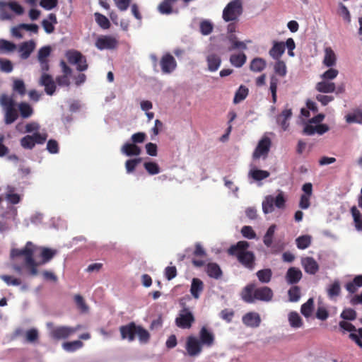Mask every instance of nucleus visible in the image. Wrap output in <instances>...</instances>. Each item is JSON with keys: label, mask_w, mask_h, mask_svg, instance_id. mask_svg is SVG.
<instances>
[{"label": "nucleus", "mask_w": 362, "mask_h": 362, "mask_svg": "<svg viewBox=\"0 0 362 362\" xmlns=\"http://www.w3.org/2000/svg\"><path fill=\"white\" fill-rule=\"evenodd\" d=\"M0 278L8 286H19L21 284L20 279L13 277L9 275H1Z\"/></svg>", "instance_id": "774afa93"}, {"label": "nucleus", "mask_w": 362, "mask_h": 362, "mask_svg": "<svg viewBox=\"0 0 362 362\" xmlns=\"http://www.w3.org/2000/svg\"><path fill=\"white\" fill-rule=\"evenodd\" d=\"M83 343L80 340L66 341L62 344L63 349L68 352H74L83 347Z\"/></svg>", "instance_id": "58836bf2"}, {"label": "nucleus", "mask_w": 362, "mask_h": 362, "mask_svg": "<svg viewBox=\"0 0 362 362\" xmlns=\"http://www.w3.org/2000/svg\"><path fill=\"white\" fill-rule=\"evenodd\" d=\"M57 23V16L54 13H49L48 19L42 21V25L47 33H52L54 30V24Z\"/></svg>", "instance_id": "c85d7f7f"}, {"label": "nucleus", "mask_w": 362, "mask_h": 362, "mask_svg": "<svg viewBox=\"0 0 362 362\" xmlns=\"http://www.w3.org/2000/svg\"><path fill=\"white\" fill-rule=\"evenodd\" d=\"M206 272L209 276L215 279H220L223 274L219 265L214 262L207 264Z\"/></svg>", "instance_id": "bb28decb"}, {"label": "nucleus", "mask_w": 362, "mask_h": 362, "mask_svg": "<svg viewBox=\"0 0 362 362\" xmlns=\"http://www.w3.org/2000/svg\"><path fill=\"white\" fill-rule=\"evenodd\" d=\"M194 321L195 319L192 312L187 308H184L176 317L175 325L181 329H189Z\"/></svg>", "instance_id": "1a4fd4ad"}, {"label": "nucleus", "mask_w": 362, "mask_h": 362, "mask_svg": "<svg viewBox=\"0 0 362 362\" xmlns=\"http://www.w3.org/2000/svg\"><path fill=\"white\" fill-rule=\"evenodd\" d=\"M266 65L264 59L257 57L252 60L250 68L252 71L260 72L265 69Z\"/></svg>", "instance_id": "f704fd0d"}, {"label": "nucleus", "mask_w": 362, "mask_h": 362, "mask_svg": "<svg viewBox=\"0 0 362 362\" xmlns=\"http://www.w3.org/2000/svg\"><path fill=\"white\" fill-rule=\"evenodd\" d=\"M40 255L41 261L37 263L39 265H42L48 263L51 259L57 254V250L46 247H40Z\"/></svg>", "instance_id": "f3484780"}, {"label": "nucleus", "mask_w": 362, "mask_h": 362, "mask_svg": "<svg viewBox=\"0 0 362 362\" xmlns=\"http://www.w3.org/2000/svg\"><path fill=\"white\" fill-rule=\"evenodd\" d=\"M243 322L245 325L250 327H257L261 322V318L258 313L249 312L243 315Z\"/></svg>", "instance_id": "dca6fc26"}, {"label": "nucleus", "mask_w": 362, "mask_h": 362, "mask_svg": "<svg viewBox=\"0 0 362 362\" xmlns=\"http://www.w3.org/2000/svg\"><path fill=\"white\" fill-rule=\"evenodd\" d=\"M47 326L50 328V337L55 340L67 339L81 328V325H77L74 327L68 326H58L54 327L52 322L47 323Z\"/></svg>", "instance_id": "0eeeda50"}, {"label": "nucleus", "mask_w": 362, "mask_h": 362, "mask_svg": "<svg viewBox=\"0 0 362 362\" xmlns=\"http://www.w3.org/2000/svg\"><path fill=\"white\" fill-rule=\"evenodd\" d=\"M142 160L141 158L127 160L125 162V168L127 173H132L135 170L137 165Z\"/></svg>", "instance_id": "bf43d9fd"}, {"label": "nucleus", "mask_w": 362, "mask_h": 362, "mask_svg": "<svg viewBox=\"0 0 362 362\" xmlns=\"http://www.w3.org/2000/svg\"><path fill=\"white\" fill-rule=\"evenodd\" d=\"M21 145L26 149H32L35 146L33 137L30 135H27L21 139Z\"/></svg>", "instance_id": "338daca9"}, {"label": "nucleus", "mask_w": 362, "mask_h": 362, "mask_svg": "<svg viewBox=\"0 0 362 362\" xmlns=\"http://www.w3.org/2000/svg\"><path fill=\"white\" fill-rule=\"evenodd\" d=\"M256 275L261 283L267 284L272 279V272L271 269H264L259 270Z\"/></svg>", "instance_id": "e433bc0d"}, {"label": "nucleus", "mask_w": 362, "mask_h": 362, "mask_svg": "<svg viewBox=\"0 0 362 362\" xmlns=\"http://www.w3.org/2000/svg\"><path fill=\"white\" fill-rule=\"evenodd\" d=\"M121 151L127 156H134L140 155L141 148L136 144L126 143L122 146Z\"/></svg>", "instance_id": "c756f323"}, {"label": "nucleus", "mask_w": 362, "mask_h": 362, "mask_svg": "<svg viewBox=\"0 0 362 362\" xmlns=\"http://www.w3.org/2000/svg\"><path fill=\"white\" fill-rule=\"evenodd\" d=\"M35 249L36 246L32 242L28 241L24 248L12 251L13 256L25 257V266L29 270L30 274L32 276H36L38 274V264L33 257Z\"/></svg>", "instance_id": "20e7f679"}, {"label": "nucleus", "mask_w": 362, "mask_h": 362, "mask_svg": "<svg viewBox=\"0 0 362 362\" xmlns=\"http://www.w3.org/2000/svg\"><path fill=\"white\" fill-rule=\"evenodd\" d=\"M204 290V283L203 281L198 279L194 278L192 279L191 287H190V293L194 298L198 299L200 296V293Z\"/></svg>", "instance_id": "393cba45"}, {"label": "nucleus", "mask_w": 362, "mask_h": 362, "mask_svg": "<svg viewBox=\"0 0 362 362\" xmlns=\"http://www.w3.org/2000/svg\"><path fill=\"white\" fill-rule=\"evenodd\" d=\"M94 16L96 23L101 28L104 30L110 28L111 24L105 16L100 13H95Z\"/></svg>", "instance_id": "37998d69"}, {"label": "nucleus", "mask_w": 362, "mask_h": 362, "mask_svg": "<svg viewBox=\"0 0 362 362\" xmlns=\"http://www.w3.org/2000/svg\"><path fill=\"white\" fill-rule=\"evenodd\" d=\"M292 116V110L291 109H285L284 110L281 114L276 116V122L279 125H280L284 131L288 129L289 127V123L288 120Z\"/></svg>", "instance_id": "aec40b11"}, {"label": "nucleus", "mask_w": 362, "mask_h": 362, "mask_svg": "<svg viewBox=\"0 0 362 362\" xmlns=\"http://www.w3.org/2000/svg\"><path fill=\"white\" fill-rule=\"evenodd\" d=\"M40 84L45 86V90L47 95H52L55 92L56 85L49 74L43 73L40 80Z\"/></svg>", "instance_id": "2eb2a0df"}, {"label": "nucleus", "mask_w": 362, "mask_h": 362, "mask_svg": "<svg viewBox=\"0 0 362 362\" xmlns=\"http://www.w3.org/2000/svg\"><path fill=\"white\" fill-rule=\"evenodd\" d=\"M250 175L254 180H255L257 181H260V180L267 178L270 174L267 170L256 169V170H250Z\"/></svg>", "instance_id": "864d4df0"}, {"label": "nucleus", "mask_w": 362, "mask_h": 362, "mask_svg": "<svg viewBox=\"0 0 362 362\" xmlns=\"http://www.w3.org/2000/svg\"><path fill=\"white\" fill-rule=\"evenodd\" d=\"M276 226L275 224H272L269 226V228L267 229L265 235L263 238V242L264 244L267 247H269L272 246L273 243V237L276 230Z\"/></svg>", "instance_id": "79ce46f5"}, {"label": "nucleus", "mask_w": 362, "mask_h": 362, "mask_svg": "<svg viewBox=\"0 0 362 362\" xmlns=\"http://www.w3.org/2000/svg\"><path fill=\"white\" fill-rule=\"evenodd\" d=\"M314 307V300L313 298H309L306 303L301 305L300 312L305 317H310Z\"/></svg>", "instance_id": "a18cd8bd"}, {"label": "nucleus", "mask_w": 362, "mask_h": 362, "mask_svg": "<svg viewBox=\"0 0 362 362\" xmlns=\"http://www.w3.org/2000/svg\"><path fill=\"white\" fill-rule=\"evenodd\" d=\"M144 167L149 175H157L160 172L159 165L153 161L145 162Z\"/></svg>", "instance_id": "5fc2aeb1"}, {"label": "nucleus", "mask_w": 362, "mask_h": 362, "mask_svg": "<svg viewBox=\"0 0 362 362\" xmlns=\"http://www.w3.org/2000/svg\"><path fill=\"white\" fill-rule=\"evenodd\" d=\"M248 88L245 86H240L239 88L235 92L233 103L235 104H238L245 100L248 95Z\"/></svg>", "instance_id": "a19ab883"}, {"label": "nucleus", "mask_w": 362, "mask_h": 362, "mask_svg": "<svg viewBox=\"0 0 362 362\" xmlns=\"http://www.w3.org/2000/svg\"><path fill=\"white\" fill-rule=\"evenodd\" d=\"M346 122L349 124L358 123L362 124V111L357 110L353 114H349L345 117Z\"/></svg>", "instance_id": "de8ad7c7"}, {"label": "nucleus", "mask_w": 362, "mask_h": 362, "mask_svg": "<svg viewBox=\"0 0 362 362\" xmlns=\"http://www.w3.org/2000/svg\"><path fill=\"white\" fill-rule=\"evenodd\" d=\"M271 144V139L267 136L263 137L259 140L253 152V159H259L260 157H263V158H267L270 150Z\"/></svg>", "instance_id": "9b49d317"}, {"label": "nucleus", "mask_w": 362, "mask_h": 362, "mask_svg": "<svg viewBox=\"0 0 362 362\" xmlns=\"http://www.w3.org/2000/svg\"><path fill=\"white\" fill-rule=\"evenodd\" d=\"M203 347L204 346L201 344L197 337L192 335L187 337L185 349L189 356L194 357L199 356L202 353Z\"/></svg>", "instance_id": "9d476101"}, {"label": "nucleus", "mask_w": 362, "mask_h": 362, "mask_svg": "<svg viewBox=\"0 0 362 362\" xmlns=\"http://www.w3.org/2000/svg\"><path fill=\"white\" fill-rule=\"evenodd\" d=\"M243 11L241 0L230 1L223 11L222 18L226 22L236 21Z\"/></svg>", "instance_id": "423d86ee"}, {"label": "nucleus", "mask_w": 362, "mask_h": 362, "mask_svg": "<svg viewBox=\"0 0 362 362\" xmlns=\"http://www.w3.org/2000/svg\"><path fill=\"white\" fill-rule=\"evenodd\" d=\"M288 298L291 302H297L300 298V290L297 286H293L288 291Z\"/></svg>", "instance_id": "4d7b16f0"}, {"label": "nucleus", "mask_w": 362, "mask_h": 362, "mask_svg": "<svg viewBox=\"0 0 362 362\" xmlns=\"http://www.w3.org/2000/svg\"><path fill=\"white\" fill-rule=\"evenodd\" d=\"M302 264L305 272L315 274L319 270V265L313 257H307L302 259Z\"/></svg>", "instance_id": "6ab92c4d"}, {"label": "nucleus", "mask_w": 362, "mask_h": 362, "mask_svg": "<svg viewBox=\"0 0 362 362\" xmlns=\"http://www.w3.org/2000/svg\"><path fill=\"white\" fill-rule=\"evenodd\" d=\"M199 341L206 347L210 348L215 344V335L211 329L206 326H202L199 332Z\"/></svg>", "instance_id": "f8f14e48"}, {"label": "nucleus", "mask_w": 362, "mask_h": 362, "mask_svg": "<svg viewBox=\"0 0 362 362\" xmlns=\"http://www.w3.org/2000/svg\"><path fill=\"white\" fill-rule=\"evenodd\" d=\"M35 47V44L33 40L25 42L21 44L19 47V52L22 59H27L29 57Z\"/></svg>", "instance_id": "cd10ccee"}, {"label": "nucleus", "mask_w": 362, "mask_h": 362, "mask_svg": "<svg viewBox=\"0 0 362 362\" xmlns=\"http://www.w3.org/2000/svg\"><path fill=\"white\" fill-rule=\"evenodd\" d=\"M315 89L320 93H331L335 91L336 86L333 82L322 80L316 83Z\"/></svg>", "instance_id": "a878e982"}, {"label": "nucleus", "mask_w": 362, "mask_h": 362, "mask_svg": "<svg viewBox=\"0 0 362 362\" xmlns=\"http://www.w3.org/2000/svg\"><path fill=\"white\" fill-rule=\"evenodd\" d=\"M351 212L354 218L356 228L358 230H362V219L360 211L356 206H353L351 209Z\"/></svg>", "instance_id": "8fccbe9b"}, {"label": "nucleus", "mask_w": 362, "mask_h": 362, "mask_svg": "<svg viewBox=\"0 0 362 362\" xmlns=\"http://www.w3.org/2000/svg\"><path fill=\"white\" fill-rule=\"evenodd\" d=\"M278 83H279V79L277 78V77L276 76L272 75L270 77L269 90H270L271 93H272V103H276V100H277L276 92H277Z\"/></svg>", "instance_id": "49530a36"}, {"label": "nucleus", "mask_w": 362, "mask_h": 362, "mask_svg": "<svg viewBox=\"0 0 362 362\" xmlns=\"http://www.w3.org/2000/svg\"><path fill=\"white\" fill-rule=\"evenodd\" d=\"M339 71L336 69L329 67L328 70L325 71L321 76V78L325 81H329L334 79L338 76Z\"/></svg>", "instance_id": "680f3d73"}, {"label": "nucleus", "mask_w": 362, "mask_h": 362, "mask_svg": "<svg viewBox=\"0 0 362 362\" xmlns=\"http://www.w3.org/2000/svg\"><path fill=\"white\" fill-rule=\"evenodd\" d=\"M249 246L250 245L247 241H239L236 245L230 247L228 254L235 256L241 264L252 270L255 265V257L252 252L247 251Z\"/></svg>", "instance_id": "f03ea898"}, {"label": "nucleus", "mask_w": 362, "mask_h": 362, "mask_svg": "<svg viewBox=\"0 0 362 362\" xmlns=\"http://www.w3.org/2000/svg\"><path fill=\"white\" fill-rule=\"evenodd\" d=\"M301 271L296 267H290L286 274V280L288 284H296L300 281L302 278Z\"/></svg>", "instance_id": "a211bd4d"}, {"label": "nucleus", "mask_w": 362, "mask_h": 362, "mask_svg": "<svg viewBox=\"0 0 362 362\" xmlns=\"http://www.w3.org/2000/svg\"><path fill=\"white\" fill-rule=\"evenodd\" d=\"M288 320L291 327L298 328L302 327V319L296 312H291L288 316Z\"/></svg>", "instance_id": "3c124183"}, {"label": "nucleus", "mask_w": 362, "mask_h": 362, "mask_svg": "<svg viewBox=\"0 0 362 362\" xmlns=\"http://www.w3.org/2000/svg\"><path fill=\"white\" fill-rule=\"evenodd\" d=\"M15 189L13 187L8 186V193L6 194V199L12 204H17L21 202V197L19 194L13 193Z\"/></svg>", "instance_id": "c03bdc74"}, {"label": "nucleus", "mask_w": 362, "mask_h": 362, "mask_svg": "<svg viewBox=\"0 0 362 362\" xmlns=\"http://www.w3.org/2000/svg\"><path fill=\"white\" fill-rule=\"evenodd\" d=\"M66 57L67 58L68 62L71 64H76V63H78L80 60H81L83 55L77 50H68L65 54Z\"/></svg>", "instance_id": "c9c22d12"}, {"label": "nucleus", "mask_w": 362, "mask_h": 362, "mask_svg": "<svg viewBox=\"0 0 362 362\" xmlns=\"http://www.w3.org/2000/svg\"><path fill=\"white\" fill-rule=\"evenodd\" d=\"M285 52V44L283 42L274 41L273 46L270 49L269 55L276 60L280 59Z\"/></svg>", "instance_id": "412c9836"}, {"label": "nucleus", "mask_w": 362, "mask_h": 362, "mask_svg": "<svg viewBox=\"0 0 362 362\" xmlns=\"http://www.w3.org/2000/svg\"><path fill=\"white\" fill-rule=\"evenodd\" d=\"M16 103L12 95L3 93L0 95V106L4 112V123L11 124L18 118V112L16 108Z\"/></svg>", "instance_id": "39448f33"}, {"label": "nucleus", "mask_w": 362, "mask_h": 362, "mask_svg": "<svg viewBox=\"0 0 362 362\" xmlns=\"http://www.w3.org/2000/svg\"><path fill=\"white\" fill-rule=\"evenodd\" d=\"M119 332L122 339H127L129 341H133L136 336L138 337L141 343H147L150 339L149 332L143 327L136 325L134 322L121 326Z\"/></svg>", "instance_id": "7ed1b4c3"}, {"label": "nucleus", "mask_w": 362, "mask_h": 362, "mask_svg": "<svg viewBox=\"0 0 362 362\" xmlns=\"http://www.w3.org/2000/svg\"><path fill=\"white\" fill-rule=\"evenodd\" d=\"M95 47L100 49H113L117 47L118 42L117 39L110 35H102L95 41Z\"/></svg>", "instance_id": "ddd939ff"}, {"label": "nucleus", "mask_w": 362, "mask_h": 362, "mask_svg": "<svg viewBox=\"0 0 362 362\" xmlns=\"http://www.w3.org/2000/svg\"><path fill=\"white\" fill-rule=\"evenodd\" d=\"M327 292L329 299L334 300L338 297L341 293V286L339 281L338 280H335L328 286Z\"/></svg>", "instance_id": "2f4dec72"}, {"label": "nucleus", "mask_w": 362, "mask_h": 362, "mask_svg": "<svg viewBox=\"0 0 362 362\" xmlns=\"http://www.w3.org/2000/svg\"><path fill=\"white\" fill-rule=\"evenodd\" d=\"M200 32L203 35H208L213 31L214 25L208 20H203L199 25Z\"/></svg>", "instance_id": "6e6d98bb"}, {"label": "nucleus", "mask_w": 362, "mask_h": 362, "mask_svg": "<svg viewBox=\"0 0 362 362\" xmlns=\"http://www.w3.org/2000/svg\"><path fill=\"white\" fill-rule=\"evenodd\" d=\"M20 115L23 118H28L33 114V107L25 102H21L18 104Z\"/></svg>", "instance_id": "72a5a7b5"}, {"label": "nucleus", "mask_w": 362, "mask_h": 362, "mask_svg": "<svg viewBox=\"0 0 362 362\" xmlns=\"http://www.w3.org/2000/svg\"><path fill=\"white\" fill-rule=\"evenodd\" d=\"M160 64L163 74L172 73L177 66V62L175 58L168 53L162 57Z\"/></svg>", "instance_id": "4468645a"}, {"label": "nucleus", "mask_w": 362, "mask_h": 362, "mask_svg": "<svg viewBox=\"0 0 362 362\" xmlns=\"http://www.w3.org/2000/svg\"><path fill=\"white\" fill-rule=\"evenodd\" d=\"M16 48V45L10 41L6 40H0V51L4 52H13Z\"/></svg>", "instance_id": "13d9d810"}, {"label": "nucleus", "mask_w": 362, "mask_h": 362, "mask_svg": "<svg viewBox=\"0 0 362 362\" xmlns=\"http://www.w3.org/2000/svg\"><path fill=\"white\" fill-rule=\"evenodd\" d=\"M9 10L13 11L17 16H21L24 13L23 7L16 1H8Z\"/></svg>", "instance_id": "e2e57ef3"}, {"label": "nucleus", "mask_w": 362, "mask_h": 362, "mask_svg": "<svg viewBox=\"0 0 362 362\" xmlns=\"http://www.w3.org/2000/svg\"><path fill=\"white\" fill-rule=\"evenodd\" d=\"M286 199L283 192H280L276 197L272 195H268L262 202V210L264 214H269L274 211L275 205L278 209L285 207Z\"/></svg>", "instance_id": "6e6552de"}, {"label": "nucleus", "mask_w": 362, "mask_h": 362, "mask_svg": "<svg viewBox=\"0 0 362 362\" xmlns=\"http://www.w3.org/2000/svg\"><path fill=\"white\" fill-rule=\"evenodd\" d=\"M39 338V334L36 329L33 328L25 333V341L29 343H35Z\"/></svg>", "instance_id": "0e129e2a"}, {"label": "nucleus", "mask_w": 362, "mask_h": 362, "mask_svg": "<svg viewBox=\"0 0 362 362\" xmlns=\"http://www.w3.org/2000/svg\"><path fill=\"white\" fill-rule=\"evenodd\" d=\"M340 317L344 320H354L356 317H357V313L356 312L352 309V308H346L344 309L341 315H340Z\"/></svg>", "instance_id": "052dcab7"}, {"label": "nucleus", "mask_w": 362, "mask_h": 362, "mask_svg": "<svg viewBox=\"0 0 362 362\" xmlns=\"http://www.w3.org/2000/svg\"><path fill=\"white\" fill-rule=\"evenodd\" d=\"M242 300L247 303H254L256 300L269 302L274 296L272 290L268 286L257 287L254 283L248 284L241 291Z\"/></svg>", "instance_id": "f257e3e1"}, {"label": "nucleus", "mask_w": 362, "mask_h": 362, "mask_svg": "<svg viewBox=\"0 0 362 362\" xmlns=\"http://www.w3.org/2000/svg\"><path fill=\"white\" fill-rule=\"evenodd\" d=\"M298 248L305 250L311 244V238L309 235H301L296 240Z\"/></svg>", "instance_id": "603ef678"}, {"label": "nucleus", "mask_w": 362, "mask_h": 362, "mask_svg": "<svg viewBox=\"0 0 362 362\" xmlns=\"http://www.w3.org/2000/svg\"><path fill=\"white\" fill-rule=\"evenodd\" d=\"M74 300H75L77 308L82 313H86L88 310V307L86 305L83 298L81 295H79V294L76 295L74 296Z\"/></svg>", "instance_id": "69168bd1"}, {"label": "nucleus", "mask_w": 362, "mask_h": 362, "mask_svg": "<svg viewBox=\"0 0 362 362\" xmlns=\"http://www.w3.org/2000/svg\"><path fill=\"white\" fill-rule=\"evenodd\" d=\"M208 69L214 72L218 69L221 64V59L219 55L211 53L206 57Z\"/></svg>", "instance_id": "4be33fe9"}, {"label": "nucleus", "mask_w": 362, "mask_h": 362, "mask_svg": "<svg viewBox=\"0 0 362 362\" xmlns=\"http://www.w3.org/2000/svg\"><path fill=\"white\" fill-rule=\"evenodd\" d=\"M12 89L13 92L17 93L21 96H24L26 93V88L25 83L21 79H13Z\"/></svg>", "instance_id": "ea45409f"}, {"label": "nucleus", "mask_w": 362, "mask_h": 362, "mask_svg": "<svg viewBox=\"0 0 362 362\" xmlns=\"http://www.w3.org/2000/svg\"><path fill=\"white\" fill-rule=\"evenodd\" d=\"M8 3L4 1H0V20L1 21H11L13 18V15L10 13Z\"/></svg>", "instance_id": "7c9ffc66"}, {"label": "nucleus", "mask_w": 362, "mask_h": 362, "mask_svg": "<svg viewBox=\"0 0 362 362\" xmlns=\"http://www.w3.org/2000/svg\"><path fill=\"white\" fill-rule=\"evenodd\" d=\"M177 0H163L158 6V11L162 14H170L173 12L172 5Z\"/></svg>", "instance_id": "4c0bfd02"}, {"label": "nucleus", "mask_w": 362, "mask_h": 362, "mask_svg": "<svg viewBox=\"0 0 362 362\" xmlns=\"http://www.w3.org/2000/svg\"><path fill=\"white\" fill-rule=\"evenodd\" d=\"M322 63L327 67H332L336 65L337 56L330 47H327L325 49V56Z\"/></svg>", "instance_id": "b1692460"}, {"label": "nucleus", "mask_w": 362, "mask_h": 362, "mask_svg": "<svg viewBox=\"0 0 362 362\" xmlns=\"http://www.w3.org/2000/svg\"><path fill=\"white\" fill-rule=\"evenodd\" d=\"M274 72L281 77H284L287 74L286 64L282 60H277L274 66Z\"/></svg>", "instance_id": "09e8293b"}, {"label": "nucleus", "mask_w": 362, "mask_h": 362, "mask_svg": "<svg viewBox=\"0 0 362 362\" xmlns=\"http://www.w3.org/2000/svg\"><path fill=\"white\" fill-rule=\"evenodd\" d=\"M361 287H362V274L356 276L351 281L344 285V288L350 294L355 293Z\"/></svg>", "instance_id": "5701e85b"}, {"label": "nucleus", "mask_w": 362, "mask_h": 362, "mask_svg": "<svg viewBox=\"0 0 362 362\" xmlns=\"http://www.w3.org/2000/svg\"><path fill=\"white\" fill-rule=\"evenodd\" d=\"M247 57L243 52L231 54L230 57V64L237 68L242 67L246 62Z\"/></svg>", "instance_id": "473e14b6"}]
</instances>
